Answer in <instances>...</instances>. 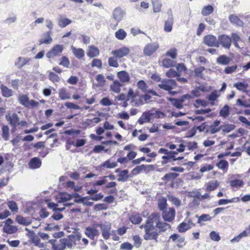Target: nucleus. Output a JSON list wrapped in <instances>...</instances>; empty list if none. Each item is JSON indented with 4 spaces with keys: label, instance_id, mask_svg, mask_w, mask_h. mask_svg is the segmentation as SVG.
Wrapping results in <instances>:
<instances>
[{
    "label": "nucleus",
    "instance_id": "obj_52",
    "mask_svg": "<svg viewBox=\"0 0 250 250\" xmlns=\"http://www.w3.org/2000/svg\"><path fill=\"white\" fill-rule=\"evenodd\" d=\"M9 128L8 125H3L2 127V137L3 139L7 141L9 139Z\"/></svg>",
    "mask_w": 250,
    "mask_h": 250
},
{
    "label": "nucleus",
    "instance_id": "obj_12",
    "mask_svg": "<svg viewBox=\"0 0 250 250\" xmlns=\"http://www.w3.org/2000/svg\"><path fill=\"white\" fill-rule=\"evenodd\" d=\"M84 233L91 240H94L95 237L98 236L99 234L98 230L96 228L90 227H87L85 228Z\"/></svg>",
    "mask_w": 250,
    "mask_h": 250
},
{
    "label": "nucleus",
    "instance_id": "obj_18",
    "mask_svg": "<svg viewBox=\"0 0 250 250\" xmlns=\"http://www.w3.org/2000/svg\"><path fill=\"white\" fill-rule=\"evenodd\" d=\"M102 236L105 239H108L111 233H110L111 229L110 225H101Z\"/></svg>",
    "mask_w": 250,
    "mask_h": 250
},
{
    "label": "nucleus",
    "instance_id": "obj_27",
    "mask_svg": "<svg viewBox=\"0 0 250 250\" xmlns=\"http://www.w3.org/2000/svg\"><path fill=\"white\" fill-rule=\"evenodd\" d=\"M71 242L73 244L74 246H76L77 244V242H79L82 238V234L80 232H73L71 234L68 236Z\"/></svg>",
    "mask_w": 250,
    "mask_h": 250
},
{
    "label": "nucleus",
    "instance_id": "obj_51",
    "mask_svg": "<svg viewBox=\"0 0 250 250\" xmlns=\"http://www.w3.org/2000/svg\"><path fill=\"white\" fill-rule=\"evenodd\" d=\"M248 233L246 231L244 230L242 232L240 233L237 236L234 237L233 238L230 240L231 243L239 242L240 240L243 238L248 236Z\"/></svg>",
    "mask_w": 250,
    "mask_h": 250
},
{
    "label": "nucleus",
    "instance_id": "obj_62",
    "mask_svg": "<svg viewBox=\"0 0 250 250\" xmlns=\"http://www.w3.org/2000/svg\"><path fill=\"white\" fill-rule=\"evenodd\" d=\"M166 75L168 78H171L179 77L180 76L181 74H178L174 69L171 68L166 72Z\"/></svg>",
    "mask_w": 250,
    "mask_h": 250
},
{
    "label": "nucleus",
    "instance_id": "obj_56",
    "mask_svg": "<svg viewBox=\"0 0 250 250\" xmlns=\"http://www.w3.org/2000/svg\"><path fill=\"white\" fill-rule=\"evenodd\" d=\"M7 206L9 209L14 212H17L18 211V207L17 203L13 201H10L7 203Z\"/></svg>",
    "mask_w": 250,
    "mask_h": 250
},
{
    "label": "nucleus",
    "instance_id": "obj_28",
    "mask_svg": "<svg viewBox=\"0 0 250 250\" xmlns=\"http://www.w3.org/2000/svg\"><path fill=\"white\" fill-rule=\"evenodd\" d=\"M170 227L171 226L169 224L166 222L161 221L160 220L159 223L157 224V226L155 228L158 229L159 230V232H164L170 229Z\"/></svg>",
    "mask_w": 250,
    "mask_h": 250
},
{
    "label": "nucleus",
    "instance_id": "obj_6",
    "mask_svg": "<svg viewBox=\"0 0 250 250\" xmlns=\"http://www.w3.org/2000/svg\"><path fill=\"white\" fill-rule=\"evenodd\" d=\"M219 45L220 44L226 49H229L231 44V39L226 35H222L218 37Z\"/></svg>",
    "mask_w": 250,
    "mask_h": 250
},
{
    "label": "nucleus",
    "instance_id": "obj_32",
    "mask_svg": "<svg viewBox=\"0 0 250 250\" xmlns=\"http://www.w3.org/2000/svg\"><path fill=\"white\" fill-rule=\"evenodd\" d=\"M59 95L60 98L62 100L69 99L70 98V94L67 92L65 88H62L59 90Z\"/></svg>",
    "mask_w": 250,
    "mask_h": 250
},
{
    "label": "nucleus",
    "instance_id": "obj_64",
    "mask_svg": "<svg viewBox=\"0 0 250 250\" xmlns=\"http://www.w3.org/2000/svg\"><path fill=\"white\" fill-rule=\"evenodd\" d=\"M65 249L63 244L62 242L61 241V239H60L59 241L57 242L56 244L53 245V249L52 250H64Z\"/></svg>",
    "mask_w": 250,
    "mask_h": 250
},
{
    "label": "nucleus",
    "instance_id": "obj_63",
    "mask_svg": "<svg viewBox=\"0 0 250 250\" xmlns=\"http://www.w3.org/2000/svg\"><path fill=\"white\" fill-rule=\"evenodd\" d=\"M179 176V174L176 173H169L165 174L164 177L162 178L164 180L170 181L175 179Z\"/></svg>",
    "mask_w": 250,
    "mask_h": 250
},
{
    "label": "nucleus",
    "instance_id": "obj_61",
    "mask_svg": "<svg viewBox=\"0 0 250 250\" xmlns=\"http://www.w3.org/2000/svg\"><path fill=\"white\" fill-rule=\"evenodd\" d=\"M168 200L177 207H179L181 205V201L172 195H168Z\"/></svg>",
    "mask_w": 250,
    "mask_h": 250
},
{
    "label": "nucleus",
    "instance_id": "obj_14",
    "mask_svg": "<svg viewBox=\"0 0 250 250\" xmlns=\"http://www.w3.org/2000/svg\"><path fill=\"white\" fill-rule=\"evenodd\" d=\"M6 119L13 127H16L19 122V117L16 113H13L11 116H6Z\"/></svg>",
    "mask_w": 250,
    "mask_h": 250
},
{
    "label": "nucleus",
    "instance_id": "obj_29",
    "mask_svg": "<svg viewBox=\"0 0 250 250\" xmlns=\"http://www.w3.org/2000/svg\"><path fill=\"white\" fill-rule=\"evenodd\" d=\"M18 100L21 104L25 107H28L29 105V99L28 97L25 94L19 95Z\"/></svg>",
    "mask_w": 250,
    "mask_h": 250
},
{
    "label": "nucleus",
    "instance_id": "obj_20",
    "mask_svg": "<svg viewBox=\"0 0 250 250\" xmlns=\"http://www.w3.org/2000/svg\"><path fill=\"white\" fill-rule=\"evenodd\" d=\"M73 198V195L67 193H61L60 196L58 198V203H64L71 200Z\"/></svg>",
    "mask_w": 250,
    "mask_h": 250
},
{
    "label": "nucleus",
    "instance_id": "obj_4",
    "mask_svg": "<svg viewBox=\"0 0 250 250\" xmlns=\"http://www.w3.org/2000/svg\"><path fill=\"white\" fill-rule=\"evenodd\" d=\"M159 47L158 42L147 43L144 48V53L146 56H150L156 51Z\"/></svg>",
    "mask_w": 250,
    "mask_h": 250
},
{
    "label": "nucleus",
    "instance_id": "obj_47",
    "mask_svg": "<svg viewBox=\"0 0 250 250\" xmlns=\"http://www.w3.org/2000/svg\"><path fill=\"white\" fill-rule=\"evenodd\" d=\"M126 33L123 29H120L115 33V37L119 40H123L126 37Z\"/></svg>",
    "mask_w": 250,
    "mask_h": 250
},
{
    "label": "nucleus",
    "instance_id": "obj_26",
    "mask_svg": "<svg viewBox=\"0 0 250 250\" xmlns=\"http://www.w3.org/2000/svg\"><path fill=\"white\" fill-rule=\"evenodd\" d=\"M131 103H132L133 105L136 107L144 104L145 102L143 100L142 95H136V96H134V98L132 100Z\"/></svg>",
    "mask_w": 250,
    "mask_h": 250
},
{
    "label": "nucleus",
    "instance_id": "obj_55",
    "mask_svg": "<svg viewBox=\"0 0 250 250\" xmlns=\"http://www.w3.org/2000/svg\"><path fill=\"white\" fill-rule=\"evenodd\" d=\"M166 56L170 57L172 59H176L177 56V49L175 48L169 49L166 52Z\"/></svg>",
    "mask_w": 250,
    "mask_h": 250
},
{
    "label": "nucleus",
    "instance_id": "obj_25",
    "mask_svg": "<svg viewBox=\"0 0 250 250\" xmlns=\"http://www.w3.org/2000/svg\"><path fill=\"white\" fill-rule=\"evenodd\" d=\"M230 60L229 57L225 55H222L217 58L216 62L219 64L226 65L229 63Z\"/></svg>",
    "mask_w": 250,
    "mask_h": 250
},
{
    "label": "nucleus",
    "instance_id": "obj_42",
    "mask_svg": "<svg viewBox=\"0 0 250 250\" xmlns=\"http://www.w3.org/2000/svg\"><path fill=\"white\" fill-rule=\"evenodd\" d=\"M229 21L232 23L235 24L239 26H242L243 22L238 17L234 15H231L229 17Z\"/></svg>",
    "mask_w": 250,
    "mask_h": 250
},
{
    "label": "nucleus",
    "instance_id": "obj_19",
    "mask_svg": "<svg viewBox=\"0 0 250 250\" xmlns=\"http://www.w3.org/2000/svg\"><path fill=\"white\" fill-rule=\"evenodd\" d=\"M117 76L121 83H127L130 80L128 73L125 71H121L117 73Z\"/></svg>",
    "mask_w": 250,
    "mask_h": 250
},
{
    "label": "nucleus",
    "instance_id": "obj_10",
    "mask_svg": "<svg viewBox=\"0 0 250 250\" xmlns=\"http://www.w3.org/2000/svg\"><path fill=\"white\" fill-rule=\"evenodd\" d=\"M138 87L145 93H151L152 95L157 96V93L152 89H148L146 83L143 80H140L137 83Z\"/></svg>",
    "mask_w": 250,
    "mask_h": 250
},
{
    "label": "nucleus",
    "instance_id": "obj_37",
    "mask_svg": "<svg viewBox=\"0 0 250 250\" xmlns=\"http://www.w3.org/2000/svg\"><path fill=\"white\" fill-rule=\"evenodd\" d=\"M173 19L167 18L165 22L164 30L167 32H170L172 31L173 24Z\"/></svg>",
    "mask_w": 250,
    "mask_h": 250
},
{
    "label": "nucleus",
    "instance_id": "obj_44",
    "mask_svg": "<svg viewBox=\"0 0 250 250\" xmlns=\"http://www.w3.org/2000/svg\"><path fill=\"white\" fill-rule=\"evenodd\" d=\"M152 3L153 6V12L157 13L161 11L162 3L160 0H152Z\"/></svg>",
    "mask_w": 250,
    "mask_h": 250
},
{
    "label": "nucleus",
    "instance_id": "obj_57",
    "mask_svg": "<svg viewBox=\"0 0 250 250\" xmlns=\"http://www.w3.org/2000/svg\"><path fill=\"white\" fill-rule=\"evenodd\" d=\"M238 201V198H232L230 199H220L218 201V204L220 206V205H226L229 203L235 202Z\"/></svg>",
    "mask_w": 250,
    "mask_h": 250
},
{
    "label": "nucleus",
    "instance_id": "obj_1",
    "mask_svg": "<svg viewBox=\"0 0 250 250\" xmlns=\"http://www.w3.org/2000/svg\"><path fill=\"white\" fill-rule=\"evenodd\" d=\"M160 220V214L158 213H153L148 217L146 224L141 226V228L145 229V234L144 238L145 240H154L156 242L157 241L158 233L155 231L154 229Z\"/></svg>",
    "mask_w": 250,
    "mask_h": 250
},
{
    "label": "nucleus",
    "instance_id": "obj_43",
    "mask_svg": "<svg viewBox=\"0 0 250 250\" xmlns=\"http://www.w3.org/2000/svg\"><path fill=\"white\" fill-rule=\"evenodd\" d=\"M158 205L161 210H164L167 207V200L165 197H161L158 199Z\"/></svg>",
    "mask_w": 250,
    "mask_h": 250
},
{
    "label": "nucleus",
    "instance_id": "obj_38",
    "mask_svg": "<svg viewBox=\"0 0 250 250\" xmlns=\"http://www.w3.org/2000/svg\"><path fill=\"white\" fill-rule=\"evenodd\" d=\"M3 230L6 233L13 234L17 232L18 228L13 225H4Z\"/></svg>",
    "mask_w": 250,
    "mask_h": 250
},
{
    "label": "nucleus",
    "instance_id": "obj_13",
    "mask_svg": "<svg viewBox=\"0 0 250 250\" xmlns=\"http://www.w3.org/2000/svg\"><path fill=\"white\" fill-rule=\"evenodd\" d=\"M190 224L194 226V225L190 220H188V222H183L180 223L177 227L178 231L181 233L186 232L191 228Z\"/></svg>",
    "mask_w": 250,
    "mask_h": 250
},
{
    "label": "nucleus",
    "instance_id": "obj_39",
    "mask_svg": "<svg viewBox=\"0 0 250 250\" xmlns=\"http://www.w3.org/2000/svg\"><path fill=\"white\" fill-rule=\"evenodd\" d=\"M214 11L213 7L211 5H208L203 7L201 11V14L204 16H207L211 14Z\"/></svg>",
    "mask_w": 250,
    "mask_h": 250
},
{
    "label": "nucleus",
    "instance_id": "obj_58",
    "mask_svg": "<svg viewBox=\"0 0 250 250\" xmlns=\"http://www.w3.org/2000/svg\"><path fill=\"white\" fill-rule=\"evenodd\" d=\"M130 220L133 224H138L142 221V218L139 214H134L130 217Z\"/></svg>",
    "mask_w": 250,
    "mask_h": 250
},
{
    "label": "nucleus",
    "instance_id": "obj_40",
    "mask_svg": "<svg viewBox=\"0 0 250 250\" xmlns=\"http://www.w3.org/2000/svg\"><path fill=\"white\" fill-rule=\"evenodd\" d=\"M206 91V89L204 86H198L191 91V93L195 97H199L201 95L202 92H205Z\"/></svg>",
    "mask_w": 250,
    "mask_h": 250
},
{
    "label": "nucleus",
    "instance_id": "obj_59",
    "mask_svg": "<svg viewBox=\"0 0 250 250\" xmlns=\"http://www.w3.org/2000/svg\"><path fill=\"white\" fill-rule=\"evenodd\" d=\"M216 165L219 169L224 170L228 167L229 163L226 160H222L219 161Z\"/></svg>",
    "mask_w": 250,
    "mask_h": 250
},
{
    "label": "nucleus",
    "instance_id": "obj_35",
    "mask_svg": "<svg viewBox=\"0 0 250 250\" xmlns=\"http://www.w3.org/2000/svg\"><path fill=\"white\" fill-rule=\"evenodd\" d=\"M129 171L127 169H125L120 172L118 174L119 178L118 181L125 182L129 178L128 175Z\"/></svg>",
    "mask_w": 250,
    "mask_h": 250
},
{
    "label": "nucleus",
    "instance_id": "obj_36",
    "mask_svg": "<svg viewBox=\"0 0 250 250\" xmlns=\"http://www.w3.org/2000/svg\"><path fill=\"white\" fill-rule=\"evenodd\" d=\"M0 88L3 97H9L12 95L13 91L11 89L8 88L3 84H1Z\"/></svg>",
    "mask_w": 250,
    "mask_h": 250
},
{
    "label": "nucleus",
    "instance_id": "obj_33",
    "mask_svg": "<svg viewBox=\"0 0 250 250\" xmlns=\"http://www.w3.org/2000/svg\"><path fill=\"white\" fill-rule=\"evenodd\" d=\"M176 64L175 61L173 59L165 58L162 62V65L165 68H169L174 66Z\"/></svg>",
    "mask_w": 250,
    "mask_h": 250
},
{
    "label": "nucleus",
    "instance_id": "obj_49",
    "mask_svg": "<svg viewBox=\"0 0 250 250\" xmlns=\"http://www.w3.org/2000/svg\"><path fill=\"white\" fill-rule=\"evenodd\" d=\"M61 241L62 242L65 248L72 249L74 246L68 236L66 238H61Z\"/></svg>",
    "mask_w": 250,
    "mask_h": 250
},
{
    "label": "nucleus",
    "instance_id": "obj_60",
    "mask_svg": "<svg viewBox=\"0 0 250 250\" xmlns=\"http://www.w3.org/2000/svg\"><path fill=\"white\" fill-rule=\"evenodd\" d=\"M170 101L171 102L172 104L176 107L179 109L182 108V104L183 103V102L181 99H176L174 98H171L170 99Z\"/></svg>",
    "mask_w": 250,
    "mask_h": 250
},
{
    "label": "nucleus",
    "instance_id": "obj_21",
    "mask_svg": "<svg viewBox=\"0 0 250 250\" xmlns=\"http://www.w3.org/2000/svg\"><path fill=\"white\" fill-rule=\"evenodd\" d=\"M233 87L239 91L246 92L249 87V84L245 82H240L234 83Z\"/></svg>",
    "mask_w": 250,
    "mask_h": 250
},
{
    "label": "nucleus",
    "instance_id": "obj_11",
    "mask_svg": "<svg viewBox=\"0 0 250 250\" xmlns=\"http://www.w3.org/2000/svg\"><path fill=\"white\" fill-rule=\"evenodd\" d=\"M154 114L149 111L143 113L142 116L138 119V122L140 125H143L146 123H149L151 121V117L154 116Z\"/></svg>",
    "mask_w": 250,
    "mask_h": 250
},
{
    "label": "nucleus",
    "instance_id": "obj_41",
    "mask_svg": "<svg viewBox=\"0 0 250 250\" xmlns=\"http://www.w3.org/2000/svg\"><path fill=\"white\" fill-rule=\"evenodd\" d=\"M71 22V20L64 17H61L58 20V25L62 28L66 27Z\"/></svg>",
    "mask_w": 250,
    "mask_h": 250
},
{
    "label": "nucleus",
    "instance_id": "obj_50",
    "mask_svg": "<svg viewBox=\"0 0 250 250\" xmlns=\"http://www.w3.org/2000/svg\"><path fill=\"white\" fill-rule=\"evenodd\" d=\"M196 217L198 218L197 223L201 225L202 224V222L210 221L211 219V217L208 214H203L199 217L196 215Z\"/></svg>",
    "mask_w": 250,
    "mask_h": 250
},
{
    "label": "nucleus",
    "instance_id": "obj_54",
    "mask_svg": "<svg viewBox=\"0 0 250 250\" xmlns=\"http://www.w3.org/2000/svg\"><path fill=\"white\" fill-rule=\"evenodd\" d=\"M229 106L227 104L225 105L219 112L220 116L224 118L228 117L229 113Z\"/></svg>",
    "mask_w": 250,
    "mask_h": 250
},
{
    "label": "nucleus",
    "instance_id": "obj_53",
    "mask_svg": "<svg viewBox=\"0 0 250 250\" xmlns=\"http://www.w3.org/2000/svg\"><path fill=\"white\" fill-rule=\"evenodd\" d=\"M117 166V163L116 162H110V159L106 160L102 164V167H105L106 168H113Z\"/></svg>",
    "mask_w": 250,
    "mask_h": 250
},
{
    "label": "nucleus",
    "instance_id": "obj_31",
    "mask_svg": "<svg viewBox=\"0 0 250 250\" xmlns=\"http://www.w3.org/2000/svg\"><path fill=\"white\" fill-rule=\"evenodd\" d=\"M123 86V85L119 81L115 80L110 85V88L115 93H119L121 91V87Z\"/></svg>",
    "mask_w": 250,
    "mask_h": 250
},
{
    "label": "nucleus",
    "instance_id": "obj_5",
    "mask_svg": "<svg viewBox=\"0 0 250 250\" xmlns=\"http://www.w3.org/2000/svg\"><path fill=\"white\" fill-rule=\"evenodd\" d=\"M204 43L208 46L219 47V42L215 36L211 35H208L203 39Z\"/></svg>",
    "mask_w": 250,
    "mask_h": 250
},
{
    "label": "nucleus",
    "instance_id": "obj_48",
    "mask_svg": "<svg viewBox=\"0 0 250 250\" xmlns=\"http://www.w3.org/2000/svg\"><path fill=\"white\" fill-rule=\"evenodd\" d=\"M118 58L116 56L110 57L108 58V63L110 66L117 67L119 66L118 62Z\"/></svg>",
    "mask_w": 250,
    "mask_h": 250
},
{
    "label": "nucleus",
    "instance_id": "obj_8",
    "mask_svg": "<svg viewBox=\"0 0 250 250\" xmlns=\"http://www.w3.org/2000/svg\"><path fill=\"white\" fill-rule=\"evenodd\" d=\"M175 211L173 208H169L168 210H164L162 216L164 220L166 221L171 222L175 217Z\"/></svg>",
    "mask_w": 250,
    "mask_h": 250
},
{
    "label": "nucleus",
    "instance_id": "obj_3",
    "mask_svg": "<svg viewBox=\"0 0 250 250\" xmlns=\"http://www.w3.org/2000/svg\"><path fill=\"white\" fill-rule=\"evenodd\" d=\"M177 84L176 81L174 80L169 79H163L160 83L158 84V87L165 90L166 91H168L175 88L176 87Z\"/></svg>",
    "mask_w": 250,
    "mask_h": 250
},
{
    "label": "nucleus",
    "instance_id": "obj_34",
    "mask_svg": "<svg viewBox=\"0 0 250 250\" xmlns=\"http://www.w3.org/2000/svg\"><path fill=\"white\" fill-rule=\"evenodd\" d=\"M30 61V58L19 57L17 62L15 63V65L19 68H21L24 65H26Z\"/></svg>",
    "mask_w": 250,
    "mask_h": 250
},
{
    "label": "nucleus",
    "instance_id": "obj_15",
    "mask_svg": "<svg viewBox=\"0 0 250 250\" xmlns=\"http://www.w3.org/2000/svg\"><path fill=\"white\" fill-rule=\"evenodd\" d=\"M16 221L20 225L28 226L32 222V219L29 217H23L21 215H18L16 218Z\"/></svg>",
    "mask_w": 250,
    "mask_h": 250
},
{
    "label": "nucleus",
    "instance_id": "obj_16",
    "mask_svg": "<svg viewBox=\"0 0 250 250\" xmlns=\"http://www.w3.org/2000/svg\"><path fill=\"white\" fill-rule=\"evenodd\" d=\"M52 42V39L50 36V32H47L42 35V38L39 41V44H49Z\"/></svg>",
    "mask_w": 250,
    "mask_h": 250
},
{
    "label": "nucleus",
    "instance_id": "obj_45",
    "mask_svg": "<svg viewBox=\"0 0 250 250\" xmlns=\"http://www.w3.org/2000/svg\"><path fill=\"white\" fill-rule=\"evenodd\" d=\"M220 95L219 93V91H213L208 96V99L209 101H211V104L214 105L213 102L217 99Z\"/></svg>",
    "mask_w": 250,
    "mask_h": 250
},
{
    "label": "nucleus",
    "instance_id": "obj_46",
    "mask_svg": "<svg viewBox=\"0 0 250 250\" xmlns=\"http://www.w3.org/2000/svg\"><path fill=\"white\" fill-rule=\"evenodd\" d=\"M58 205L53 202H49L47 204V207L53 211H57L59 212L62 211L65 209V207L58 208Z\"/></svg>",
    "mask_w": 250,
    "mask_h": 250
},
{
    "label": "nucleus",
    "instance_id": "obj_23",
    "mask_svg": "<svg viewBox=\"0 0 250 250\" xmlns=\"http://www.w3.org/2000/svg\"><path fill=\"white\" fill-rule=\"evenodd\" d=\"M219 185V183L217 180L210 181L207 184L206 190L207 192L213 191L216 189Z\"/></svg>",
    "mask_w": 250,
    "mask_h": 250
},
{
    "label": "nucleus",
    "instance_id": "obj_22",
    "mask_svg": "<svg viewBox=\"0 0 250 250\" xmlns=\"http://www.w3.org/2000/svg\"><path fill=\"white\" fill-rule=\"evenodd\" d=\"M42 165V162L40 158L38 157H34L29 163V167L32 169L39 168Z\"/></svg>",
    "mask_w": 250,
    "mask_h": 250
},
{
    "label": "nucleus",
    "instance_id": "obj_2",
    "mask_svg": "<svg viewBox=\"0 0 250 250\" xmlns=\"http://www.w3.org/2000/svg\"><path fill=\"white\" fill-rule=\"evenodd\" d=\"M63 49V45L56 44L46 53V57L48 59H54L56 57H60Z\"/></svg>",
    "mask_w": 250,
    "mask_h": 250
},
{
    "label": "nucleus",
    "instance_id": "obj_24",
    "mask_svg": "<svg viewBox=\"0 0 250 250\" xmlns=\"http://www.w3.org/2000/svg\"><path fill=\"white\" fill-rule=\"evenodd\" d=\"M71 50L74 55L78 59H82L84 56V51L82 48H76L72 46Z\"/></svg>",
    "mask_w": 250,
    "mask_h": 250
},
{
    "label": "nucleus",
    "instance_id": "obj_17",
    "mask_svg": "<svg viewBox=\"0 0 250 250\" xmlns=\"http://www.w3.org/2000/svg\"><path fill=\"white\" fill-rule=\"evenodd\" d=\"M100 51L99 49L94 45H90L88 47L87 55L90 58H94L99 56Z\"/></svg>",
    "mask_w": 250,
    "mask_h": 250
},
{
    "label": "nucleus",
    "instance_id": "obj_7",
    "mask_svg": "<svg viewBox=\"0 0 250 250\" xmlns=\"http://www.w3.org/2000/svg\"><path fill=\"white\" fill-rule=\"evenodd\" d=\"M130 52L129 49L127 47H123L118 49L113 50L110 54L116 56L118 59H121L127 56Z\"/></svg>",
    "mask_w": 250,
    "mask_h": 250
},
{
    "label": "nucleus",
    "instance_id": "obj_9",
    "mask_svg": "<svg viewBox=\"0 0 250 250\" xmlns=\"http://www.w3.org/2000/svg\"><path fill=\"white\" fill-rule=\"evenodd\" d=\"M125 14V12L120 7H117L113 10L112 17L116 21L117 24L122 20Z\"/></svg>",
    "mask_w": 250,
    "mask_h": 250
},
{
    "label": "nucleus",
    "instance_id": "obj_30",
    "mask_svg": "<svg viewBox=\"0 0 250 250\" xmlns=\"http://www.w3.org/2000/svg\"><path fill=\"white\" fill-rule=\"evenodd\" d=\"M39 236L37 235L34 231H30V237L32 239V242L35 244L36 246H37L39 247H43L42 244L40 243V239L39 238Z\"/></svg>",
    "mask_w": 250,
    "mask_h": 250
}]
</instances>
